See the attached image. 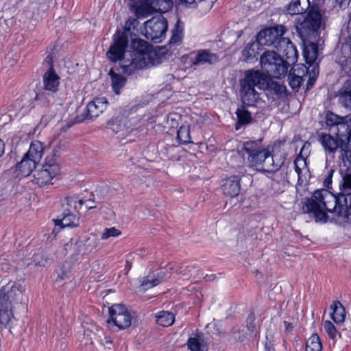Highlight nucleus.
Masks as SVG:
<instances>
[{"mask_svg": "<svg viewBox=\"0 0 351 351\" xmlns=\"http://www.w3.org/2000/svg\"><path fill=\"white\" fill-rule=\"evenodd\" d=\"M304 210L312 214L316 221L326 222L328 212L335 213L343 217L346 222L351 223V195L336 196L326 189H318L307 199Z\"/></svg>", "mask_w": 351, "mask_h": 351, "instance_id": "obj_1", "label": "nucleus"}, {"mask_svg": "<svg viewBox=\"0 0 351 351\" xmlns=\"http://www.w3.org/2000/svg\"><path fill=\"white\" fill-rule=\"evenodd\" d=\"M243 149L247 154L250 167L257 171H274L280 167V164L275 162L269 150L261 145V140L245 142Z\"/></svg>", "mask_w": 351, "mask_h": 351, "instance_id": "obj_2", "label": "nucleus"}, {"mask_svg": "<svg viewBox=\"0 0 351 351\" xmlns=\"http://www.w3.org/2000/svg\"><path fill=\"white\" fill-rule=\"evenodd\" d=\"M265 75L259 71L248 70L245 72V77L240 82L241 97L243 104L252 106L259 99V94L255 87L264 89Z\"/></svg>", "mask_w": 351, "mask_h": 351, "instance_id": "obj_3", "label": "nucleus"}, {"mask_svg": "<svg viewBox=\"0 0 351 351\" xmlns=\"http://www.w3.org/2000/svg\"><path fill=\"white\" fill-rule=\"evenodd\" d=\"M318 141L323 147L326 155L337 159V162L341 167L348 169L351 166V146L346 149L341 147L342 141L335 138L332 134L320 133Z\"/></svg>", "mask_w": 351, "mask_h": 351, "instance_id": "obj_4", "label": "nucleus"}, {"mask_svg": "<svg viewBox=\"0 0 351 351\" xmlns=\"http://www.w3.org/2000/svg\"><path fill=\"white\" fill-rule=\"evenodd\" d=\"M326 123L329 132L342 141V147L351 146V122L348 117H339L332 112L326 115Z\"/></svg>", "mask_w": 351, "mask_h": 351, "instance_id": "obj_5", "label": "nucleus"}, {"mask_svg": "<svg viewBox=\"0 0 351 351\" xmlns=\"http://www.w3.org/2000/svg\"><path fill=\"white\" fill-rule=\"evenodd\" d=\"M322 14L318 10L311 9L306 16L298 18L296 22V29L302 40L315 38L322 23Z\"/></svg>", "mask_w": 351, "mask_h": 351, "instance_id": "obj_6", "label": "nucleus"}, {"mask_svg": "<svg viewBox=\"0 0 351 351\" xmlns=\"http://www.w3.org/2000/svg\"><path fill=\"white\" fill-rule=\"evenodd\" d=\"M261 66L263 71L269 76L280 78L286 75L290 63L281 58L280 54L273 51H267L261 56Z\"/></svg>", "mask_w": 351, "mask_h": 351, "instance_id": "obj_7", "label": "nucleus"}, {"mask_svg": "<svg viewBox=\"0 0 351 351\" xmlns=\"http://www.w3.org/2000/svg\"><path fill=\"white\" fill-rule=\"evenodd\" d=\"M138 23L136 19L126 21L124 27V31H117L113 37V44L110 46L106 53L108 58L112 62H117L123 58L128 43V32L131 29V26Z\"/></svg>", "mask_w": 351, "mask_h": 351, "instance_id": "obj_8", "label": "nucleus"}, {"mask_svg": "<svg viewBox=\"0 0 351 351\" xmlns=\"http://www.w3.org/2000/svg\"><path fill=\"white\" fill-rule=\"evenodd\" d=\"M341 37L345 42L341 45V54L337 57V62L345 73L351 76V16L346 27L341 30Z\"/></svg>", "mask_w": 351, "mask_h": 351, "instance_id": "obj_9", "label": "nucleus"}, {"mask_svg": "<svg viewBox=\"0 0 351 351\" xmlns=\"http://www.w3.org/2000/svg\"><path fill=\"white\" fill-rule=\"evenodd\" d=\"M167 27V21L162 16H155L145 23L144 34L147 39L159 43L165 35Z\"/></svg>", "mask_w": 351, "mask_h": 351, "instance_id": "obj_10", "label": "nucleus"}, {"mask_svg": "<svg viewBox=\"0 0 351 351\" xmlns=\"http://www.w3.org/2000/svg\"><path fill=\"white\" fill-rule=\"evenodd\" d=\"M60 166L53 157H47L42 169L34 175L35 181L40 186L53 184L52 181L60 174Z\"/></svg>", "mask_w": 351, "mask_h": 351, "instance_id": "obj_11", "label": "nucleus"}, {"mask_svg": "<svg viewBox=\"0 0 351 351\" xmlns=\"http://www.w3.org/2000/svg\"><path fill=\"white\" fill-rule=\"evenodd\" d=\"M287 31V29L285 26L277 25L260 31L256 36V38L262 46L266 45L276 49L278 45V42L283 38L282 36Z\"/></svg>", "mask_w": 351, "mask_h": 351, "instance_id": "obj_12", "label": "nucleus"}, {"mask_svg": "<svg viewBox=\"0 0 351 351\" xmlns=\"http://www.w3.org/2000/svg\"><path fill=\"white\" fill-rule=\"evenodd\" d=\"M108 311V324L112 323L119 329H125L131 326L133 317L125 306L120 304H114L109 308Z\"/></svg>", "mask_w": 351, "mask_h": 351, "instance_id": "obj_13", "label": "nucleus"}, {"mask_svg": "<svg viewBox=\"0 0 351 351\" xmlns=\"http://www.w3.org/2000/svg\"><path fill=\"white\" fill-rule=\"evenodd\" d=\"M108 101L106 97H97L92 101L89 102L86 108V115L84 118L81 119L76 117V122L79 123L83 121L92 120L97 117L107 108Z\"/></svg>", "mask_w": 351, "mask_h": 351, "instance_id": "obj_14", "label": "nucleus"}, {"mask_svg": "<svg viewBox=\"0 0 351 351\" xmlns=\"http://www.w3.org/2000/svg\"><path fill=\"white\" fill-rule=\"evenodd\" d=\"M21 296H22V291L14 282H8L0 290V301L3 306H5V302H8L10 311H12V302L19 300Z\"/></svg>", "mask_w": 351, "mask_h": 351, "instance_id": "obj_15", "label": "nucleus"}, {"mask_svg": "<svg viewBox=\"0 0 351 351\" xmlns=\"http://www.w3.org/2000/svg\"><path fill=\"white\" fill-rule=\"evenodd\" d=\"M276 49L286 58L285 61L290 63V65L297 62L298 52L296 47L289 38H281Z\"/></svg>", "mask_w": 351, "mask_h": 351, "instance_id": "obj_16", "label": "nucleus"}, {"mask_svg": "<svg viewBox=\"0 0 351 351\" xmlns=\"http://www.w3.org/2000/svg\"><path fill=\"white\" fill-rule=\"evenodd\" d=\"M193 55L194 58L192 59V64L194 66L213 64L219 60V56L210 49H199L191 53Z\"/></svg>", "mask_w": 351, "mask_h": 351, "instance_id": "obj_17", "label": "nucleus"}, {"mask_svg": "<svg viewBox=\"0 0 351 351\" xmlns=\"http://www.w3.org/2000/svg\"><path fill=\"white\" fill-rule=\"evenodd\" d=\"M43 87L45 90L54 93L58 90L60 77L56 73L53 66L43 75Z\"/></svg>", "mask_w": 351, "mask_h": 351, "instance_id": "obj_18", "label": "nucleus"}, {"mask_svg": "<svg viewBox=\"0 0 351 351\" xmlns=\"http://www.w3.org/2000/svg\"><path fill=\"white\" fill-rule=\"evenodd\" d=\"M222 190L226 196L230 197L237 196L241 190L240 178L237 176H232L224 180Z\"/></svg>", "mask_w": 351, "mask_h": 351, "instance_id": "obj_19", "label": "nucleus"}, {"mask_svg": "<svg viewBox=\"0 0 351 351\" xmlns=\"http://www.w3.org/2000/svg\"><path fill=\"white\" fill-rule=\"evenodd\" d=\"M38 162L31 158L30 157L25 155L23 158L17 163L16 166V171L19 173L24 177L28 176L36 167Z\"/></svg>", "mask_w": 351, "mask_h": 351, "instance_id": "obj_20", "label": "nucleus"}, {"mask_svg": "<svg viewBox=\"0 0 351 351\" xmlns=\"http://www.w3.org/2000/svg\"><path fill=\"white\" fill-rule=\"evenodd\" d=\"M295 171L298 174V184H302L309 178V170L304 158L298 157L294 161Z\"/></svg>", "mask_w": 351, "mask_h": 351, "instance_id": "obj_21", "label": "nucleus"}, {"mask_svg": "<svg viewBox=\"0 0 351 351\" xmlns=\"http://www.w3.org/2000/svg\"><path fill=\"white\" fill-rule=\"evenodd\" d=\"M306 40L304 42V57L307 64L315 63L318 57V47L316 43Z\"/></svg>", "mask_w": 351, "mask_h": 351, "instance_id": "obj_22", "label": "nucleus"}, {"mask_svg": "<svg viewBox=\"0 0 351 351\" xmlns=\"http://www.w3.org/2000/svg\"><path fill=\"white\" fill-rule=\"evenodd\" d=\"M308 0H292L287 6V12L291 15L300 14L308 9Z\"/></svg>", "mask_w": 351, "mask_h": 351, "instance_id": "obj_23", "label": "nucleus"}, {"mask_svg": "<svg viewBox=\"0 0 351 351\" xmlns=\"http://www.w3.org/2000/svg\"><path fill=\"white\" fill-rule=\"evenodd\" d=\"M262 45L259 43L257 38L255 41L248 44L243 50V56L245 61H252L259 54L261 47Z\"/></svg>", "mask_w": 351, "mask_h": 351, "instance_id": "obj_24", "label": "nucleus"}, {"mask_svg": "<svg viewBox=\"0 0 351 351\" xmlns=\"http://www.w3.org/2000/svg\"><path fill=\"white\" fill-rule=\"evenodd\" d=\"M340 104L351 110V80H347L342 87L339 98Z\"/></svg>", "mask_w": 351, "mask_h": 351, "instance_id": "obj_25", "label": "nucleus"}, {"mask_svg": "<svg viewBox=\"0 0 351 351\" xmlns=\"http://www.w3.org/2000/svg\"><path fill=\"white\" fill-rule=\"evenodd\" d=\"M43 143L38 141H34L30 144L29 150L25 155L38 163L43 157Z\"/></svg>", "mask_w": 351, "mask_h": 351, "instance_id": "obj_26", "label": "nucleus"}, {"mask_svg": "<svg viewBox=\"0 0 351 351\" xmlns=\"http://www.w3.org/2000/svg\"><path fill=\"white\" fill-rule=\"evenodd\" d=\"M146 3L154 11L158 12H166L169 11L172 5V0H145Z\"/></svg>", "mask_w": 351, "mask_h": 351, "instance_id": "obj_27", "label": "nucleus"}, {"mask_svg": "<svg viewBox=\"0 0 351 351\" xmlns=\"http://www.w3.org/2000/svg\"><path fill=\"white\" fill-rule=\"evenodd\" d=\"M78 221L79 218L70 212L64 213L63 217L61 219L53 220L55 226H60L62 228L76 226L78 225Z\"/></svg>", "mask_w": 351, "mask_h": 351, "instance_id": "obj_28", "label": "nucleus"}, {"mask_svg": "<svg viewBox=\"0 0 351 351\" xmlns=\"http://www.w3.org/2000/svg\"><path fill=\"white\" fill-rule=\"evenodd\" d=\"M332 313L331 318L336 324L343 322L346 317V311L343 306L339 302L335 301L330 306Z\"/></svg>", "mask_w": 351, "mask_h": 351, "instance_id": "obj_29", "label": "nucleus"}, {"mask_svg": "<svg viewBox=\"0 0 351 351\" xmlns=\"http://www.w3.org/2000/svg\"><path fill=\"white\" fill-rule=\"evenodd\" d=\"M187 346L191 351H207L208 350L207 344L201 335L189 338Z\"/></svg>", "mask_w": 351, "mask_h": 351, "instance_id": "obj_30", "label": "nucleus"}, {"mask_svg": "<svg viewBox=\"0 0 351 351\" xmlns=\"http://www.w3.org/2000/svg\"><path fill=\"white\" fill-rule=\"evenodd\" d=\"M108 75L111 78L112 87L114 92L117 95H119L120 93V90L124 86L125 84V77L121 75L116 73L112 69L110 70Z\"/></svg>", "mask_w": 351, "mask_h": 351, "instance_id": "obj_31", "label": "nucleus"}, {"mask_svg": "<svg viewBox=\"0 0 351 351\" xmlns=\"http://www.w3.org/2000/svg\"><path fill=\"white\" fill-rule=\"evenodd\" d=\"M175 321L174 315L169 311H160L156 314V322L158 324L168 327L171 326Z\"/></svg>", "mask_w": 351, "mask_h": 351, "instance_id": "obj_32", "label": "nucleus"}, {"mask_svg": "<svg viewBox=\"0 0 351 351\" xmlns=\"http://www.w3.org/2000/svg\"><path fill=\"white\" fill-rule=\"evenodd\" d=\"M65 250L70 251L72 256H76L85 253V247L82 241L71 239L65 244Z\"/></svg>", "mask_w": 351, "mask_h": 351, "instance_id": "obj_33", "label": "nucleus"}, {"mask_svg": "<svg viewBox=\"0 0 351 351\" xmlns=\"http://www.w3.org/2000/svg\"><path fill=\"white\" fill-rule=\"evenodd\" d=\"M308 64V69H307L306 66H304V69L302 71L303 74L306 73V76H308V80L306 84L307 89H310L313 87L319 75V68L317 64H314V63Z\"/></svg>", "mask_w": 351, "mask_h": 351, "instance_id": "obj_34", "label": "nucleus"}, {"mask_svg": "<svg viewBox=\"0 0 351 351\" xmlns=\"http://www.w3.org/2000/svg\"><path fill=\"white\" fill-rule=\"evenodd\" d=\"M265 83L266 84L264 86V89L266 88L277 95H282L286 93L287 88L285 85L268 79L267 76L266 75Z\"/></svg>", "mask_w": 351, "mask_h": 351, "instance_id": "obj_35", "label": "nucleus"}, {"mask_svg": "<svg viewBox=\"0 0 351 351\" xmlns=\"http://www.w3.org/2000/svg\"><path fill=\"white\" fill-rule=\"evenodd\" d=\"M322 344L317 334L311 336L306 341V351H322Z\"/></svg>", "mask_w": 351, "mask_h": 351, "instance_id": "obj_36", "label": "nucleus"}, {"mask_svg": "<svg viewBox=\"0 0 351 351\" xmlns=\"http://www.w3.org/2000/svg\"><path fill=\"white\" fill-rule=\"evenodd\" d=\"M132 47L139 53V57L143 55V59H145V53L148 51V44L146 41L134 38L132 41Z\"/></svg>", "mask_w": 351, "mask_h": 351, "instance_id": "obj_37", "label": "nucleus"}, {"mask_svg": "<svg viewBox=\"0 0 351 351\" xmlns=\"http://www.w3.org/2000/svg\"><path fill=\"white\" fill-rule=\"evenodd\" d=\"M143 64L144 63L141 62V60L138 61L136 58H133L129 64H127V61H125L124 63L121 65V68L125 73L131 75L134 73L136 70L142 68Z\"/></svg>", "mask_w": 351, "mask_h": 351, "instance_id": "obj_38", "label": "nucleus"}, {"mask_svg": "<svg viewBox=\"0 0 351 351\" xmlns=\"http://www.w3.org/2000/svg\"><path fill=\"white\" fill-rule=\"evenodd\" d=\"M340 192L337 196H351V173H346L343 178V183L340 186Z\"/></svg>", "mask_w": 351, "mask_h": 351, "instance_id": "obj_39", "label": "nucleus"}, {"mask_svg": "<svg viewBox=\"0 0 351 351\" xmlns=\"http://www.w3.org/2000/svg\"><path fill=\"white\" fill-rule=\"evenodd\" d=\"M177 139L181 144L184 145L191 143L189 126L182 125L180 128L177 132Z\"/></svg>", "mask_w": 351, "mask_h": 351, "instance_id": "obj_40", "label": "nucleus"}, {"mask_svg": "<svg viewBox=\"0 0 351 351\" xmlns=\"http://www.w3.org/2000/svg\"><path fill=\"white\" fill-rule=\"evenodd\" d=\"M236 114L238 119L237 124L245 125L248 124L252 121L251 113L244 108L237 109Z\"/></svg>", "mask_w": 351, "mask_h": 351, "instance_id": "obj_41", "label": "nucleus"}, {"mask_svg": "<svg viewBox=\"0 0 351 351\" xmlns=\"http://www.w3.org/2000/svg\"><path fill=\"white\" fill-rule=\"evenodd\" d=\"M172 272L173 267L169 265L166 267L160 268L156 274L153 275V276L156 280H159L158 284H160L170 278Z\"/></svg>", "mask_w": 351, "mask_h": 351, "instance_id": "obj_42", "label": "nucleus"}, {"mask_svg": "<svg viewBox=\"0 0 351 351\" xmlns=\"http://www.w3.org/2000/svg\"><path fill=\"white\" fill-rule=\"evenodd\" d=\"M125 122L124 119L114 118L108 123V125L114 133H118L126 129Z\"/></svg>", "mask_w": 351, "mask_h": 351, "instance_id": "obj_43", "label": "nucleus"}, {"mask_svg": "<svg viewBox=\"0 0 351 351\" xmlns=\"http://www.w3.org/2000/svg\"><path fill=\"white\" fill-rule=\"evenodd\" d=\"M289 84L293 90L298 91L302 82L304 80V76H300L298 75H294L289 73Z\"/></svg>", "mask_w": 351, "mask_h": 351, "instance_id": "obj_44", "label": "nucleus"}, {"mask_svg": "<svg viewBox=\"0 0 351 351\" xmlns=\"http://www.w3.org/2000/svg\"><path fill=\"white\" fill-rule=\"evenodd\" d=\"M121 234V232L115 227L105 228L101 235V239L106 240L110 237H116L119 236Z\"/></svg>", "mask_w": 351, "mask_h": 351, "instance_id": "obj_45", "label": "nucleus"}, {"mask_svg": "<svg viewBox=\"0 0 351 351\" xmlns=\"http://www.w3.org/2000/svg\"><path fill=\"white\" fill-rule=\"evenodd\" d=\"M324 328L330 339H335L336 338L337 331L330 321L324 322Z\"/></svg>", "mask_w": 351, "mask_h": 351, "instance_id": "obj_46", "label": "nucleus"}, {"mask_svg": "<svg viewBox=\"0 0 351 351\" xmlns=\"http://www.w3.org/2000/svg\"><path fill=\"white\" fill-rule=\"evenodd\" d=\"M195 265H182L178 269V273L183 276L191 277L193 275V270L195 269Z\"/></svg>", "mask_w": 351, "mask_h": 351, "instance_id": "obj_47", "label": "nucleus"}, {"mask_svg": "<svg viewBox=\"0 0 351 351\" xmlns=\"http://www.w3.org/2000/svg\"><path fill=\"white\" fill-rule=\"evenodd\" d=\"M159 280H156L153 276H147L142 280L141 286L145 289L152 288L158 285Z\"/></svg>", "mask_w": 351, "mask_h": 351, "instance_id": "obj_48", "label": "nucleus"}, {"mask_svg": "<svg viewBox=\"0 0 351 351\" xmlns=\"http://www.w3.org/2000/svg\"><path fill=\"white\" fill-rule=\"evenodd\" d=\"M255 315L254 313H250L246 319L247 328L250 332H254L256 328V324L254 323Z\"/></svg>", "mask_w": 351, "mask_h": 351, "instance_id": "obj_49", "label": "nucleus"}, {"mask_svg": "<svg viewBox=\"0 0 351 351\" xmlns=\"http://www.w3.org/2000/svg\"><path fill=\"white\" fill-rule=\"evenodd\" d=\"M56 113H57L56 106L51 105L49 107V110L48 113L43 115L42 119L44 121H48L51 120V119H53L56 116Z\"/></svg>", "mask_w": 351, "mask_h": 351, "instance_id": "obj_50", "label": "nucleus"}, {"mask_svg": "<svg viewBox=\"0 0 351 351\" xmlns=\"http://www.w3.org/2000/svg\"><path fill=\"white\" fill-rule=\"evenodd\" d=\"M100 343L104 346L106 351H111L113 349V344L111 339L106 336L100 339Z\"/></svg>", "mask_w": 351, "mask_h": 351, "instance_id": "obj_51", "label": "nucleus"}, {"mask_svg": "<svg viewBox=\"0 0 351 351\" xmlns=\"http://www.w3.org/2000/svg\"><path fill=\"white\" fill-rule=\"evenodd\" d=\"M33 262L37 266H45L47 263V258L43 254H36L34 256Z\"/></svg>", "mask_w": 351, "mask_h": 351, "instance_id": "obj_52", "label": "nucleus"}, {"mask_svg": "<svg viewBox=\"0 0 351 351\" xmlns=\"http://www.w3.org/2000/svg\"><path fill=\"white\" fill-rule=\"evenodd\" d=\"M36 99L38 101L41 105L43 106L47 105L50 102V99H49V98H47L46 94L44 93L37 94L36 96Z\"/></svg>", "mask_w": 351, "mask_h": 351, "instance_id": "obj_53", "label": "nucleus"}, {"mask_svg": "<svg viewBox=\"0 0 351 351\" xmlns=\"http://www.w3.org/2000/svg\"><path fill=\"white\" fill-rule=\"evenodd\" d=\"M182 36L181 32H178L177 30L173 33V36L170 40L171 43H178L181 41Z\"/></svg>", "mask_w": 351, "mask_h": 351, "instance_id": "obj_54", "label": "nucleus"}, {"mask_svg": "<svg viewBox=\"0 0 351 351\" xmlns=\"http://www.w3.org/2000/svg\"><path fill=\"white\" fill-rule=\"evenodd\" d=\"M283 324H284V326H285V332L287 333H291L293 328H294V326L293 325L292 323H289L287 321H284L283 322Z\"/></svg>", "mask_w": 351, "mask_h": 351, "instance_id": "obj_55", "label": "nucleus"}, {"mask_svg": "<svg viewBox=\"0 0 351 351\" xmlns=\"http://www.w3.org/2000/svg\"><path fill=\"white\" fill-rule=\"evenodd\" d=\"M350 1L351 0H335L337 5H338L340 8L347 7Z\"/></svg>", "mask_w": 351, "mask_h": 351, "instance_id": "obj_56", "label": "nucleus"}, {"mask_svg": "<svg viewBox=\"0 0 351 351\" xmlns=\"http://www.w3.org/2000/svg\"><path fill=\"white\" fill-rule=\"evenodd\" d=\"M74 204V208L75 209H80L82 206L84 204V201L82 199H79V200H71L70 202V204Z\"/></svg>", "mask_w": 351, "mask_h": 351, "instance_id": "obj_57", "label": "nucleus"}, {"mask_svg": "<svg viewBox=\"0 0 351 351\" xmlns=\"http://www.w3.org/2000/svg\"><path fill=\"white\" fill-rule=\"evenodd\" d=\"M11 186H12V184L11 183H8V184L4 188V190L1 192L0 196L4 197V196L7 195L8 191H10L8 189V188H10Z\"/></svg>", "mask_w": 351, "mask_h": 351, "instance_id": "obj_58", "label": "nucleus"}, {"mask_svg": "<svg viewBox=\"0 0 351 351\" xmlns=\"http://www.w3.org/2000/svg\"><path fill=\"white\" fill-rule=\"evenodd\" d=\"M5 147L4 143L1 139H0V157L4 154Z\"/></svg>", "mask_w": 351, "mask_h": 351, "instance_id": "obj_59", "label": "nucleus"}, {"mask_svg": "<svg viewBox=\"0 0 351 351\" xmlns=\"http://www.w3.org/2000/svg\"><path fill=\"white\" fill-rule=\"evenodd\" d=\"M86 207L87 209L90 210V209L96 208V206L93 205V202H90V200H88L86 202Z\"/></svg>", "mask_w": 351, "mask_h": 351, "instance_id": "obj_60", "label": "nucleus"}, {"mask_svg": "<svg viewBox=\"0 0 351 351\" xmlns=\"http://www.w3.org/2000/svg\"><path fill=\"white\" fill-rule=\"evenodd\" d=\"M182 1L187 4H192L193 3H194V1L195 0H182Z\"/></svg>", "mask_w": 351, "mask_h": 351, "instance_id": "obj_61", "label": "nucleus"}, {"mask_svg": "<svg viewBox=\"0 0 351 351\" xmlns=\"http://www.w3.org/2000/svg\"><path fill=\"white\" fill-rule=\"evenodd\" d=\"M265 348L267 349V351H270L269 348L267 347V345L265 346Z\"/></svg>", "mask_w": 351, "mask_h": 351, "instance_id": "obj_62", "label": "nucleus"}]
</instances>
